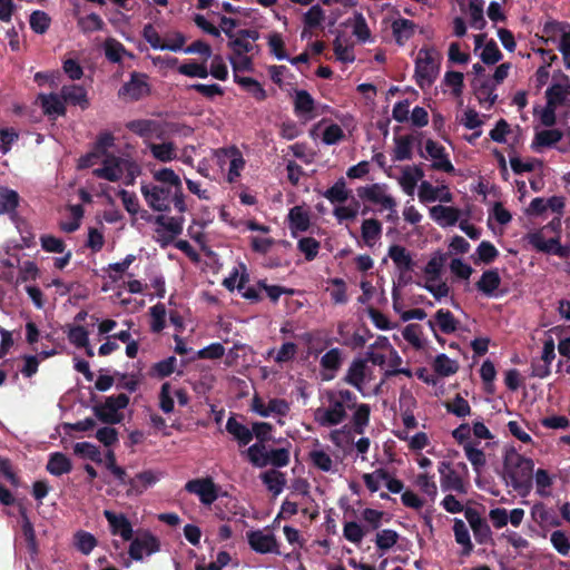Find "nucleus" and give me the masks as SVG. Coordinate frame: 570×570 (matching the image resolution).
I'll use <instances>...</instances> for the list:
<instances>
[{
	"label": "nucleus",
	"instance_id": "obj_28",
	"mask_svg": "<svg viewBox=\"0 0 570 570\" xmlns=\"http://www.w3.org/2000/svg\"><path fill=\"white\" fill-rule=\"evenodd\" d=\"M20 196L19 194L8 187H0V209L1 214L10 215L11 219H14L17 213L16 209L19 206Z\"/></svg>",
	"mask_w": 570,
	"mask_h": 570
},
{
	"label": "nucleus",
	"instance_id": "obj_54",
	"mask_svg": "<svg viewBox=\"0 0 570 570\" xmlns=\"http://www.w3.org/2000/svg\"><path fill=\"white\" fill-rule=\"evenodd\" d=\"M29 23L33 32L42 35L50 27V18L45 11L36 10L31 13Z\"/></svg>",
	"mask_w": 570,
	"mask_h": 570
},
{
	"label": "nucleus",
	"instance_id": "obj_39",
	"mask_svg": "<svg viewBox=\"0 0 570 570\" xmlns=\"http://www.w3.org/2000/svg\"><path fill=\"white\" fill-rule=\"evenodd\" d=\"M563 134L559 129H544L535 134L532 148L538 149L541 147H551L559 142Z\"/></svg>",
	"mask_w": 570,
	"mask_h": 570
},
{
	"label": "nucleus",
	"instance_id": "obj_64",
	"mask_svg": "<svg viewBox=\"0 0 570 570\" xmlns=\"http://www.w3.org/2000/svg\"><path fill=\"white\" fill-rule=\"evenodd\" d=\"M476 253L479 259L484 264L492 263L499 256V250L489 240H482L476 248Z\"/></svg>",
	"mask_w": 570,
	"mask_h": 570
},
{
	"label": "nucleus",
	"instance_id": "obj_41",
	"mask_svg": "<svg viewBox=\"0 0 570 570\" xmlns=\"http://www.w3.org/2000/svg\"><path fill=\"white\" fill-rule=\"evenodd\" d=\"M564 81L554 80V82L546 90L547 102L550 106H563L567 100Z\"/></svg>",
	"mask_w": 570,
	"mask_h": 570
},
{
	"label": "nucleus",
	"instance_id": "obj_44",
	"mask_svg": "<svg viewBox=\"0 0 570 570\" xmlns=\"http://www.w3.org/2000/svg\"><path fill=\"white\" fill-rule=\"evenodd\" d=\"M433 368L441 376H450L458 372L459 365L446 354H439L434 360Z\"/></svg>",
	"mask_w": 570,
	"mask_h": 570
},
{
	"label": "nucleus",
	"instance_id": "obj_61",
	"mask_svg": "<svg viewBox=\"0 0 570 570\" xmlns=\"http://www.w3.org/2000/svg\"><path fill=\"white\" fill-rule=\"evenodd\" d=\"M151 315V331L159 333L165 328L166 307L164 304L158 303L150 307Z\"/></svg>",
	"mask_w": 570,
	"mask_h": 570
},
{
	"label": "nucleus",
	"instance_id": "obj_4",
	"mask_svg": "<svg viewBox=\"0 0 570 570\" xmlns=\"http://www.w3.org/2000/svg\"><path fill=\"white\" fill-rule=\"evenodd\" d=\"M185 218L184 216H166V215H156L155 225L157 228L155 229L158 238L157 242L160 243L161 247L170 244L178 235L183 233Z\"/></svg>",
	"mask_w": 570,
	"mask_h": 570
},
{
	"label": "nucleus",
	"instance_id": "obj_30",
	"mask_svg": "<svg viewBox=\"0 0 570 570\" xmlns=\"http://www.w3.org/2000/svg\"><path fill=\"white\" fill-rule=\"evenodd\" d=\"M365 361L361 358L354 360L347 370L344 381L362 391L365 381Z\"/></svg>",
	"mask_w": 570,
	"mask_h": 570
},
{
	"label": "nucleus",
	"instance_id": "obj_49",
	"mask_svg": "<svg viewBox=\"0 0 570 570\" xmlns=\"http://www.w3.org/2000/svg\"><path fill=\"white\" fill-rule=\"evenodd\" d=\"M105 22L98 13L91 12L86 17L78 19V27L83 33L94 31H101L105 28Z\"/></svg>",
	"mask_w": 570,
	"mask_h": 570
},
{
	"label": "nucleus",
	"instance_id": "obj_17",
	"mask_svg": "<svg viewBox=\"0 0 570 570\" xmlns=\"http://www.w3.org/2000/svg\"><path fill=\"white\" fill-rule=\"evenodd\" d=\"M159 476L153 470H145L128 480L127 495H140L154 485Z\"/></svg>",
	"mask_w": 570,
	"mask_h": 570
},
{
	"label": "nucleus",
	"instance_id": "obj_27",
	"mask_svg": "<svg viewBox=\"0 0 570 570\" xmlns=\"http://www.w3.org/2000/svg\"><path fill=\"white\" fill-rule=\"evenodd\" d=\"M362 239L366 246L372 247L382 236V224L375 218L364 219L361 226Z\"/></svg>",
	"mask_w": 570,
	"mask_h": 570
},
{
	"label": "nucleus",
	"instance_id": "obj_7",
	"mask_svg": "<svg viewBox=\"0 0 570 570\" xmlns=\"http://www.w3.org/2000/svg\"><path fill=\"white\" fill-rule=\"evenodd\" d=\"M327 400L330 406L325 410L317 409L315 419L322 426H333L342 423L346 417V409L343 402H338L336 393L333 391L327 392Z\"/></svg>",
	"mask_w": 570,
	"mask_h": 570
},
{
	"label": "nucleus",
	"instance_id": "obj_45",
	"mask_svg": "<svg viewBox=\"0 0 570 570\" xmlns=\"http://www.w3.org/2000/svg\"><path fill=\"white\" fill-rule=\"evenodd\" d=\"M75 454L94 461L95 463H102L101 452L99 448L90 442H78L73 446Z\"/></svg>",
	"mask_w": 570,
	"mask_h": 570
},
{
	"label": "nucleus",
	"instance_id": "obj_18",
	"mask_svg": "<svg viewBox=\"0 0 570 570\" xmlns=\"http://www.w3.org/2000/svg\"><path fill=\"white\" fill-rule=\"evenodd\" d=\"M501 285V276L497 268L484 271L475 283L476 289L487 297H498L497 291Z\"/></svg>",
	"mask_w": 570,
	"mask_h": 570
},
{
	"label": "nucleus",
	"instance_id": "obj_31",
	"mask_svg": "<svg viewBox=\"0 0 570 570\" xmlns=\"http://www.w3.org/2000/svg\"><path fill=\"white\" fill-rule=\"evenodd\" d=\"M126 128L142 138L151 137L159 128V124L153 119H135L126 124Z\"/></svg>",
	"mask_w": 570,
	"mask_h": 570
},
{
	"label": "nucleus",
	"instance_id": "obj_51",
	"mask_svg": "<svg viewBox=\"0 0 570 570\" xmlns=\"http://www.w3.org/2000/svg\"><path fill=\"white\" fill-rule=\"evenodd\" d=\"M366 533L365 528L356 521H348L344 523L343 535L347 541L354 544H360Z\"/></svg>",
	"mask_w": 570,
	"mask_h": 570
},
{
	"label": "nucleus",
	"instance_id": "obj_35",
	"mask_svg": "<svg viewBox=\"0 0 570 570\" xmlns=\"http://www.w3.org/2000/svg\"><path fill=\"white\" fill-rule=\"evenodd\" d=\"M529 244L538 252L544 254H553L558 246H560L559 237L546 239L541 232H535L529 235Z\"/></svg>",
	"mask_w": 570,
	"mask_h": 570
},
{
	"label": "nucleus",
	"instance_id": "obj_36",
	"mask_svg": "<svg viewBox=\"0 0 570 570\" xmlns=\"http://www.w3.org/2000/svg\"><path fill=\"white\" fill-rule=\"evenodd\" d=\"M413 141H414V137L412 135L396 136L394 138V142H395L394 155H393L394 160L403 161V160L412 159Z\"/></svg>",
	"mask_w": 570,
	"mask_h": 570
},
{
	"label": "nucleus",
	"instance_id": "obj_34",
	"mask_svg": "<svg viewBox=\"0 0 570 570\" xmlns=\"http://www.w3.org/2000/svg\"><path fill=\"white\" fill-rule=\"evenodd\" d=\"M315 108V100L312 95L304 89L295 90L294 112L297 116L311 115Z\"/></svg>",
	"mask_w": 570,
	"mask_h": 570
},
{
	"label": "nucleus",
	"instance_id": "obj_32",
	"mask_svg": "<svg viewBox=\"0 0 570 570\" xmlns=\"http://www.w3.org/2000/svg\"><path fill=\"white\" fill-rule=\"evenodd\" d=\"M234 81L252 95L257 101H264L267 98L266 90L256 79L252 77H242L238 73H235Z\"/></svg>",
	"mask_w": 570,
	"mask_h": 570
},
{
	"label": "nucleus",
	"instance_id": "obj_53",
	"mask_svg": "<svg viewBox=\"0 0 570 570\" xmlns=\"http://www.w3.org/2000/svg\"><path fill=\"white\" fill-rule=\"evenodd\" d=\"M321 244L313 237H303L297 243V248L305 255L307 262L316 258Z\"/></svg>",
	"mask_w": 570,
	"mask_h": 570
},
{
	"label": "nucleus",
	"instance_id": "obj_62",
	"mask_svg": "<svg viewBox=\"0 0 570 570\" xmlns=\"http://www.w3.org/2000/svg\"><path fill=\"white\" fill-rule=\"evenodd\" d=\"M463 80H464V76L462 72L450 70V71H446L443 81L448 87L452 88V94L455 97H459L462 95V91H463V87H464Z\"/></svg>",
	"mask_w": 570,
	"mask_h": 570
},
{
	"label": "nucleus",
	"instance_id": "obj_25",
	"mask_svg": "<svg viewBox=\"0 0 570 570\" xmlns=\"http://www.w3.org/2000/svg\"><path fill=\"white\" fill-rule=\"evenodd\" d=\"M474 95L481 105L488 104V107H492L498 96L494 94L495 86L490 79H484L479 83L474 80L472 82Z\"/></svg>",
	"mask_w": 570,
	"mask_h": 570
},
{
	"label": "nucleus",
	"instance_id": "obj_26",
	"mask_svg": "<svg viewBox=\"0 0 570 570\" xmlns=\"http://www.w3.org/2000/svg\"><path fill=\"white\" fill-rule=\"evenodd\" d=\"M226 431L233 435V438L238 442L239 446H245L253 440L252 429H248L246 425L239 423L234 416H230L227 420Z\"/></svg>",
	"mask_w": 570,
	"mask_h": 570
},
{
	"label": "nucleus",
	"instance_id": "obj_43",
	"mask_svg": "<svg viewBox=\"0 0 570 570\" xmlns=\"http://www.w3.org/2000/svg\"><path fill=\"white\" fill-rule=\"evenodd\" d=\"M149 149L154 158L163 163L171 161L177 157L176 147L171 141L150 144Z\"/></svg>",
	"mask_w": 570,
	"mask_h": 570
},
{
	"label": "nucleus",
	"instance_id": "obj_6",
	"mask_svg": "<svg viewBox=\"0 0 570 570\" xmlns=\"http://www.w3.org/2000/svg\"><path fill=\"white\" fill-rule=\"evenodd\" d=\"M386 191L387 186L379 183L361 186L356 189L357 196L361 199L380 205L381 209L395 212L396 200L391 195H387Z\"/></svg>",
	"mask_w": 570,
	"mask_h": 570
},
{
	"label": "nucleus",
	"instance_id": "obj_33",
	"mask_svg": "<svg viewBox=\"0 0 570 570\" xmlns=\"http://www.w3.org/2000/svg\"><path fill=\"white\" fill-rule=\"evenodd\" d=\"M288 223L293 235L295 232H306L311 225L308 213L301 206H295L288 213Z\"/></svg>",
	"mask_w": 570,
	"mask_h": 570
},
{
	"label": "nucleus",
	"instance_id": "obj_11",
	"mask_svg": "<svg viewBox=\"0 0 570 570\" xmlns=\"http://www.w3.org/2000/svg\"><path fill=\"white\" fill-rule=\"evenodd\" d=\"M425 151L434 160L431 165L434 170H441L446 174H453L455 171L444 146L432 139H428L425 141Z\"/></svg>",
	"mask_w": 570,
	"mask_h": 570
},
{
	"label": "nucleus",
	"instance_id": "obj_5",
	"mask_svg": "<svg viewBox=\"0 0 570 570\" xmlns=\"http://www.w3.org/2000/svg\"><path fill=\"white\" fill-rule=\"evenodd\" d=\"M140 191L147 205L154 212H170L173 188L159 185H141Z\"/></svg>",
	"mask_w": 570,
	"mask_h": 570
},
{
	"label": "nucleus",
	"instance_id": "obj_63",
	"mask_svg": "<svg viewBox=\"0 0 570 570\" xmlns=\"http://www.w3.org/2000/svg\"><path fill=\"white\" fill-rule=\"evenodd\" d=\"M551 544L561 554L568 556L570 552V541L566 532L556 530L550 537Z\"/></svg>",
	"mask_w": 570,
	"mask_h": 570
},
{
	"label": "nucleus",
	"instance_id": "obj_12",
	"mask_svg": "<svg viewBox=\"0 0 570 570\" xmlns=\"http://www.w3.org/2000/svg\"><path fill=\"white\" fill-rule=\"evenodd\" d=\"M147 76L137 71L131 72L130 80L125 82L119 89V96H128L131 100H139L149 94V85L146 81Z\"/></svg>",
	"mask_w": 570,
	"mask_h": 570
},
{
	"label": "nucleus",
	"instance_id": "obj_40",
	"mask_svg": "<svg viewBox=\"0 0 570 570\" xmlns=\"http://www.w3.org/2000/svg\"><path fill=\"white\" fill-rule=\"evenodd\" d=\"M261 479L267 489L275 495L279 494L286 484L285 475L276 470H269L262 473Z\"/></svg>",
	"mask_w": 570,
	"mask_h": 570
},
{
	"label": "nucleus",
	"instance_id": "obj_8",
	"mask_svg": "<svg viewBox=\"0 0 570 570\" xmlns=\"http://www.w3.org/2000/svg\"><path fill=\"white\" fill-rule=\"evenodd\" d=\"M130 541L128 553L135 561H141L144 553L150 556L160 549L159 539L149 531L139 532Z\"/></svg>",
	"mask_w": 570,
	"mask_h": 570
},
{
	"label": "nucleus",
	"instance_id": "obj_14",
	"mask_svg": "<svg viewBox=\"0 0 570 570\" xmlns=\"http://www.w3.org/2000/svg\"><path fill=\"white\" fill-rule=\"evenodd\" d=\"M104 517L109 523L111 534L119 535L125 541H129L132 539V525L125 514H117L114 511L105 510Z\"/></svg>",
	"mask_w": 570,
	"mask_h": 570
},
{
	"label": "nucleus",
	"instance_id": "obj_10",
	"mask_svg": "<svg viewBox=\"0 0 570 570\" xmlns=\"http://www.w3.org/2000/svg\"><path fill=\"white\" fill-rule=\"evenodd\" d=\"M438 471L440 473V483L443 491H454L460 494L468 492L462 476L452 468L451 462H440Z\"/></svg>",
	"mask_w": 570,
	"mask_h": 570
},
{
	"label": "nucleus",
	"instance_id": "obj_47",
	"mask_svg": "<svg viewBox=\"0 0 570 570\" xmlns=\"http://www.w3.org/2000/svg\"><path fill=\"white\" fill-rule=\"evenodd\" d=\"M400 534L392 529H383L376 533L375 544L379 550L385 552L393 548L399 541Z\"/></svg>",
	"mask_w": 570,
	"mask_h": 570
},
{
	"label": "nucleus",
	"instance_id": "obj_20",
	"mask_svg": "<svg viewBox=\"0 0 570 570\" xmlns=\"http://www.w3.org/2000/svg\"><path fill=\"white\" fill-rule=\"evenodd\" d=\"M392 33L399 46H404L415 33L416 24L406 18L395 19L391 24Z\"/></svg>",
	"mask_w": 570,
	"mask_h": 570
},
{
	"label": "nucleus",
	"instance_id": "obj_57",
	"mask_svg": "<svg viewBox=\"0 0 570 570\" xmlns=\"http://www.w3.org/2000/svg\"><path fill=\"white\" fill-rule=\"evenodd\" d=\"M384 512L366 508L362 511V519L366 522V525L364 527L366 532L379 530L382 525V519H383Z\"/></svg>",
	"mask_w": 570,
	"mask_h": 570
},
{
	"label": "nucleus",
	"instance_id": "obj_9",
	"mask_svg": "<svg viewBox=\"0 0 570 570\" xmlns=\"http://www.w3.org/2000/svg\"><path fill=\"white\" fill-rule=\"evenodd\" d=\"M185 490L197 494L200 502L205 505H210L218 499V488L212 478L189 480L185 484Z\"/></svg>",
	"mask_w": 570,
	"mask_h": 570
},
{
	"label": "nucleus",
	"instance_id": "obj_50",
	"mask_svg": "<svg viewBox=\"0 0 570 570\" xmlns=\"http://www.w3.org/2000/svg\"><path fill=\"white\" fill-rule=\"evenodd\" d=\"M463 450L466 459L473 466L475 472H480L481 469L485 465V454L482 450L476 449L471 442H468L463 445Z\"/></svg>",
	"mask_w": 570,
	"mask_h": 570
},
{
	"label": "nucleus",
	"instance_id": "obj_59",
	"mask_svg": "<svg viewBox=\"0 0 570 570\" xmlns=\"http://www.w3.org/2000/svg\"><path fill=\"white\" fill-rule=\"evenodd\" d=\"M362 478L366 488L371 492H376L380 489V481L389 479V471L380 468L376 469L373 473H364Z\"/></svg>",
	"mask_w": 570,
	"mask_h": 570
},
{
	"label": "nucleus",
	"instance_id": "obj_23",
	"mask_svg": "<svg viewBox=\"0 0 570 570\" xmlns=\"http://www.w3.org/2000/svg\"><path fill=\"white\" fill-rule=\"evenodd\" d=\"M60 96L63 99L65 104L69 102L73 106H80L81 109H86L89 106V101L87 99V91L82 86H63L60 90Z\"/></svg>",
	"mask_w": 570,
	"mask_h": 570
},
{
	"label": "nucleus",
	"instance_id": "obj_37",
	"mask_svg": "<svg viewBox=\"0 0 570 570\" xmlns=\"http://www.w3.org/2000/svg\"><path fill=\"white\" fill-rule=\"evenodd\" d=\"M371 407L366 403H361L355 407L352 416V430L356 434H363L370 423Z\"/></svg>",
	"mask_w": 570,
	"mask_h": 570
},
{
	"label": "nucleus",
	"instance_id": "obj_55",
	"mask_svg": "<svg viewBox=\"0 0 570 570\" xmlns=\"http://www.w3.org/2000/svg\"><path fill=\"white\" fill-rule=\"evenodd\" d=\"M267 452L268 451H266L265 444L254 443L247 449L246 454H247L249 462L254 466L265 468L266 466L265 455L267 454Z\"/></svg>",
	"mask_w": 570,
	"mask_h": 570
},
{
	"label": "nucleus",
	"instance_id": "obj_16",
	"mask_svg": "<svg viewBox=\"0 0 570 570\" xmlns=\"http://www.w3.org/2000/svg\"><path fill=\"white\" fill-rule=\"evenodd\" d=\"M399 273L414 272L416 262L412 254L402 245H391L387 253Z\"/></svg>",
	"mask_w": 570,
	"mask_h": 570
},
{
	"label": "nucleus",
	"instance_id": "obj_15",
	"mask_svg": "<svg viewBox=\"0 0 570 570\" xmlns=\"http://www.w3.org/2000/svg\"><path fill=\"white\" fill-rule=\"evenodd\" d=\"M247 540L249 547L257 553L278 552V544L273 533H264L261 530L250 531L247 533Z\"/></svg>",
	"mask_w": 570,
	"mask_h": 570
},
{
	"label": "nucleus",
	"instance_id": "obj_22",
	"mask_svg": "<svg viewBox=\"0 0 570 570\" xmlns=\"http://www.w3.org/2000/svg\"><path fill=\"white\" fill-rule=\"evenodd\" d=\"M428 324L432 331H435V325H438L442 333L452 334L458 330L459 321L449 309L440 308L434 314V321L430 320Z\"/></svg>",
	"mask_w": 570,
	"mask_h": 570
},
{
	"label": "nucleus",
	"instance_id": "obj_46",
	"mask_svg": "<svg viewBox=\"0 0 570 570\" xmlns=\"http://www.w3.org/2000/svg\"><path fill=\"white\" fill-rule=\"evenodd\" d=\"M291 460L289 450L286 448L272 449L265 455L266 466L284 468L288 465Z\"/></svg>",
	"mask_w": 570,
	"mask_h": 570
},
{
	"label": "nucleus",
	"instance_id": "obj_24",
	"mask_svg": "<svg viewBox=\"0 0 570 570\" xmlns=\"http://www.w3.org/2000/svg\"><path fill=\"white\" fill-rule=\"evenodd\" d=\"M46 469L50 474L60 476L71 472L72 463L65 453L53 452L49 455Z\"/></svg>",
	"mask_w": 570,
	"mask_h": 570
},
{
	"label": "nucleus",
	"instance_id": "obj_21",
	"mask_svg": "<svg viewBox=\"0 0 570 570\" xmlns=\"http://www.w3.org/2000/svg\"><path fill=\"white\" fill-rule=\"evenodd\" d=\"M42 111L47 116H65L67 112L65 101L57 94H40L38 96Z\"/></svg>",
	"mask_w": 570,
	"mask_h": 570
},
{
	"label": "nucleus",
	"instance_id": "obj_19",
	"mask_svg": "<svg viewBox=\"0 0 570 570\" xmlns=\"http://www.w3.org/2000/svg\"><path fill=\"white\" fill-rule=\"evenodd\" d=\"M461 212L455 207L435 205L430 208L431 218L442 227L454 226L460 219Z\"/></svg>",
	"mask_w": 570,
	"mask_h": 570
},
{
	"label": "nucleus",
	"instance_id": "obj_56",
	"mask_svg": "<svg viewBox=\"0 0 570 570\" xmlns=\"http://www.w3.org/2000/svg\"><path fill=\"white\" fill-rule=\"evenodd\" d=\"M341 365L342 353L337 347L331 348L321 357V366L324 370L336 372Z\"/></svg>",
	"mask_w": 570,
	"mask_h": 570
},
{
	"label": "nucleus",
	"instance_id": "obj_2",
	"mask_svg": "<svg viewBox=\"0 0 570 570\" xmlns=\"http://www.w3.org/2000/svg\"><path fill=\"white\" fill-rule=\"evenodd\" d=\"M436 56L438 52L434 48H421L419 51L414 78L421 89L430 87L438 78L440 63L436 61Z\"/></svg>",
	"mask_w": 570,
	"mask_h": 570
},
{
	"label": "nucleus",
	"instance_id": "obj_29",
	"mask_svg": "<svg viewBox=\"0 0 570 570\" xmlns=\"http://www.w3.org/2000/svg\"><path fill=\"white\" fill-rule=\"evenodd\" d=\"M453 532L456 543L462 546L461 556L469 557L473 551V543L469 529L461 519H454Z\"/></svg>",
	"mask_w": 570,
	"mask_h": 570
},
{
	"label": "nucleus",
	"instance_id": "obj_3",
	"mask_svg": "<svg viewBox=\"0 0 570 570\" xmlns=\"http://www.w3.org/2000/svg\"><path fill=\"white\" fill-rule=\"evenodd\" d=\"M129 404V396L125 393L110 395L104 402L94 404L92 412L97 420L105 424H118L124 420V414L119 411L126 409Z\"/></svg>",
	"mask_w": 570,
	"mask_h": 570
},
{
	"label": "nucleus",
	"instance_id": "obj_58",
	"mask_svg": "<svg viewBox=\"0 0 570 570\" xmlns=\"http://www.w3.org/2000/svg\"><path fill=\"white\" fill-rule=\"evenodd\" d=\"M324 19V10L318 4L312 6L303 16L304 26L309 29L320 27Z\"/></svg>",
	"mask_w": 570,
	"mask_h": 570
},
{
	"label": "nucleus",
	"instance_id": "obj_13",
	"mask_svg": "<svg viewBox=\"0 0 570 570\" xmlns=\"http://www.w3.org/2000/svg\"><path fill=\"white\" fill-rule=\"evenodd\" d=\"M122 164V158L114 155H107L102 161V166L95 168L92 170V175L97 178L106 179L111 183L118 181L124 174Z\"/></svg>",
	"mask_w": 570,
	"mask_h": 570
},
{
	"label": "nucleus",
	"instance_id": "obj_60",
	"mask_svg": "<svg viewBox=\"0 0 570 570\" xmlns=\"http://www.w3.org/2000/svg\"><path fill=\"white\" fill-rule=\"evenodd\" d=\"M153 176L155 180L163 184H168L167 187L173 189L181 185L179 176L170 168H161L156 170L154 171Z\"/></svg>",
	"mask_w": 570,
	"mask_h": 570
},
{
	"label": "nucleus",
	"instance_id": "obj_52",
	"mask_svg": "<svg viewBox=\"0 0 570 570\" xmlns=\"http://www.w3.org/2000/svg\"><path fill=\"white\" fill-rule=\"evenodd\" d=\"M75 546L83 554H89L97 546V539L87 531H78L75 534Z\"/></svg>",
	"mask_w": 570,
	"mask_h": 570
},
{
	"label": "nucleus",
	"instance_id": "obj_48",
	"mask_svg": "<svg viewBox=\"0 0 570 570\" xmlns=\"http://www.w3.org/2000/svg\"><path fill=\"white\" fill-rule=\"evenodd\" d=\"M124 55H127V50L120 41L114 38H108L105 41V56L109 61L119 63Z\"/></svg>",
	"mask_w": 570,
	"mask_h": 570
},
{
	"label": "nucleus",
	"instance_id": "obj_1",
	"mask_svg": "<svg viewBox=\"0 0 570 570\" xmlns=\"http://www.w3.org/2000/svg\"><path fill=\"white\" fill-rule=\"evenodd\" d=\"M504 469L514 490L529 491L532 487L534 463L531 459L513 453L507 455Z\"/></svg>",
	"mask_w": 570,
	"mask_h": 570
},
{
	"label": "nucleus",
	"instance_id": "obj_38",
	"mask_svg": "<svg viewBox=\"0 0 570 570\" xmlns=\"http://www.w3.org/2000/svg\"><path fill=\"white\" fill-rule=\"evenodd\" d=\"M351 190L346 188V181L343 177L338 178L323 196L332 204H343L350 198Z\"/></svg>",
	"mask_w": 570,
	"mask_h": 570
},
{
	"label": "nucleus",
	"instance_id": "obj_42",
	"mask_svg": "<svg viewBox=\"0 0 570 570\" xmlns=\"http://www.w3.org/2000/svg\"><path fill=\"white\" fill-rule=\"evenodd\" d=\"M532 518L540 524H549L552 527H559L561 521L559 518L546 508L541 502L535 503L531 511Z\"/></svg>",
	"mask_w": 570,
	"mask_h": 570
}]
</instances>
